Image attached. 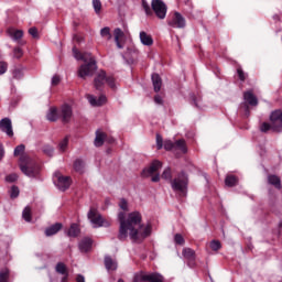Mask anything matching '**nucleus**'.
<instances>
[{
    "instance_id": "nucleus-13",
    "label": "nucleus",
    "mask_w": 282,
    "mask_h": 282,
    "mask_svg": "<svg viewBox=\"0 0 282 282\" xmlns=\"http://www.w3.org/2000/svg\"><path fill=\"white\" fill-rule=\"evenodd\" d=\"M86 98L91 107H102L107 102L105 95L99 96L98 99L94 95H87Z\"/></svg>"
},
{
    "instance_id": "nucleus-10",
    "label": "nucleus",
    "mask_w": 282,
    "mask_h": 282,
    "mask_svg": "<svg viewBox=\"0 0 282 282\" xmlns=\"http://www.w3.org/2000/svg\"><path fill=\"white\" fill-rule=\"evenodd\" d=\"M270 122L272 124V131L281 133L282 131V111L274 110L270 115Z\"/></svg>"
},
{
    "instance_id": "nucleus-33",
    "label": "nucleus",
    "mask_w": 282,
    "mask_h": 282,
    "mask_svg": "<svg viewBox=\"0 0 282 282\" xmlns=\"http://www.w3.org/2000/svg\"><path fill=\"white\" fill-rule=\"evenodd\" d=\"M161 177H162V180H166L167 182H173V180H172L173 174L171 172V167H165Z\"/></svg>"
},
{
    "instance_id": "nucleus-51",
    "label": "nucleus",
    "mask_w": 282,
    "mask_h": 282,
    "mask_svg": "<svg viewBox=\"0 0 282 282\" xmlns=\"http://www.w3.org/2000/svg\"><path fill=\"white\" fill-rule=\"evenodd\" d=\"M142 8L145 10V14H151V7L147 0H142Z\"/></svg>"
},
{
    "instance_id": "nucleus-12",
    "label": "nucleus",
    "mask_w": 282,
    "mask_h": 282,
    "mask_svg": "<svg viewBox=\"0 0 282 282\" xmlns=\"http://www.w3.org/2000/svg\"><path fill=\"white\" fill-rule=\"evenodd\" d=\"M0 130L2 133L8 134L9 138H12V135H14V131L12 130V120H10V118H3L0 121Z\"/></svg>"
},
{
    "instance_id": "nucleus-46",
    "label": "nucleus",
    "mask_w": 282,
    "mask_h": 282,
    "mask_svg": "<svg viewBox=\"0 0 282 282\" xmlns=\"http://www.w3.org/2000/svg\"><path fill=\"white\" fill-rule=\"evenodd\" d=\"M164 147V140L162 139V135L156 134V148L160 151Z\"/></svg>"
},
{
    "instance_id": "nucleus-43",
    "label": "nucleus",
    "mask_w": 282,
    "mask_h": 282,
    "mask_svg": "<svg viewBox=\"0 0 282 282\" xmlns=\"http://www.w3.org/2000/svg\"><path fill=\"white\" fill-rule=\"evenodd\" d=\"M10 197L12 199H17V197H19V187L17 186L11 187Z\"/></svg>"
},
{
    "instance_id": "nucleus-58",
    "label": "nucleus",
    "mask_w": 282,
    "mask_h": 282,
    "mask_svg": "<svg viewBox=\"0 0 282 282\" xmlns=\"http://www.w3.org/2000/svg\"><path fill=\"white\" fill-rule=\"evenodd\" d=\"M69 278V273H66L62 278V282H67V279Z\"/></svg>"
},
{
    "instance_id": "nucleus-39",
    "label": "nucleus",
    "mask_w": 282,
    "mask_h": 282,
    "mask_svg": "<svg viewBox=\"0 0 282 282\" xmlns=\"http://www.w3.org/2000/svg\"><path fill=\"white\" fill-rule=\"evenodd\" d=\"M260 131L262 133H268V131H272V122L271 123H268V122L261 123Z\"/></svg>"
},
{
    "instance_id": "nucleus-59",
    "label": "nucleus",
    "mask_w": 282,
    "mask_h": 282,
    "mask_svg": "<svg viewBox=\"0 0 282 282\" xmlns=\"http://www.w3.org/2000/svg\"><path fill=\"white\" fill-rule=\"evenodd\" d=\"M2 158H3V148L0 147V160H2Z\"/></svg>"
},
{
    "instance_id": "nucleus-21",
    "label": "nucleus",
    "mask_w": 282,
    "mask_h": 282,
    "mask_svg": "<svg viewBox=\"0 0 282 282\" xmlns=\"http://www.w3.org/2000/svg\"><path fill=\"white\" fill-rule=\"evenodd\" d=\"M105 140H107V134H105L100 130H97L94 142L95 147H102V144H105Z\"/></svg>"
},
{
    "instance_id": "nucleus-42",
    "label": "nucleus",
    "mask_w": 282,
    "mask_h": 282,
    "mask_svg": "<svg viewBox=\"0 0 282 282\" xmlns=\"http://www.w3.org/2000/svg\"><path fill=\"white\" fill-rule=\"evenodd\" d=\"M164 149L165 151H173L175 150V143L171 140H167L164 142Z\"/></svg>"
},
{
    "instance_id": "nucleus-28",
    "label": "nucleus",
    "mask_w": 282,
    "mask_h": 282,
    "mask_svg": "<svg viewBox=\"0 0 282 282\" xmlns=\"http://www.w3.org/2000/svg\"><path fill=\"white\" fill-rule=\"evenodd\" d=\"M142 281L162 282V276L155 274H144L142 275Z\"/></svg>"
},
{
    "instance_id": "nucleus-49",
    "label": "nucleus",
    "mask_w": 282,
    "mask_h": 282,
    "mask_svg": "<svg viewBox=\"0 0 282 282\" xmlns=\"http://www.w3.org/2000/svg\"><path fill=\"white\" fill-rule=\"evenodd\" d=\"M6 72H8V63L0 62V76L6 74Z\"/></svg>"
},
{
    "instance_id": "nucleus-16",
    "label": "nucleus",
    "mask_w": 282,
    "mask_h": 282,
    "mask_svg": "<svg viewBox=\"0 0 282 282\" xmlns=\"http://www.w3.org/2000/svg\"><path fill=\"white\" fill-rule=\"evenodd\" d=\"M62 229H63V224L56 223L45 229V236L54 237V235H57Z\"/></svg>"
},
{
    "instance_id": "nucleus-34",
    "label": "nucleus",
    "mask_w": 282,
    "mask_h": 282,
    "mask_svg": "<svg viewBox=\"0 0 282 282\" xmlns=\"http://www.w3.org/2000/svg\"><path fill=\"white\" fill-rule=\"evenodd\" d=\"M100 36H102V39H107V41H111V29L108 26L101 29Z\"/></svg>"
},
{
    "instance_id": "nucleus-55",
    "label": "nucleus",
    "mask_w": 282,
    "mask_h": 282,
    "mask_svg": "<svg viewBox=\"0 0 282 282\" xmlns=\"http://www.w3.org/2000/svg\"><path fill=\"white\" fill-rule=\"evenodd\" d=\"M237 74H238L240 80H242V82L246 80V73H243V69L238 68Z\"/></svg>"
},
{
    "instance_id": "nucleus-50",
    "label": "nucleus",
    "mask_w": 282,
    "mask_h": 282,
    "mask_svg": "<svg viewBox=\"0 0 282 282\" xmlns=\"http://www.w3.org/2000/svg\"><path fill=\"white\" fill-rule=\"evenodd\" d=\"M23 151H25V145L20 144L14 149V155H21V153H23Z\"/></svg>"
},
{
    "instance_id": "nucleus-11",
    "label": "nucleus",
    "mask_w": 282,
    "mask_h": 282,
    "mask_svg": "<svg viewBox=\"0 0 282 282\" xmlns=\"http://www.w3.org/2000/svg\"><path fill=\"white\" fill-rule=\"evenodd\" d=\"M167 25L177 29L186 28V19H184L180 12H174L167 21Z\"/></svg>"
},
{
    "instance_id": "nucleus-19",
    "label": "nucleus",
    "mask_w": 282,
    "mask_h": 282,
    "mask_svg": "<svg viewBox=\"0 0 282 282\" xmlns=\"http://www.w3.org/2000/svg\"><path fill=\"white\" fill-rule=\"evenodd\" d=\"M139 36L142 45H145L148 47H151V45H153V37L149 35L147 32L141 31Z\"/></svg>"
},
{
    "instance_id": "nucleus-36",
    "label": "nucleus",
    "mask_w": 282,
    "mask_h": 282,
    "mask_svg": "<svg viewBox=\"0 0 282 282\" xmlns=\"http://www.w3.org/2000/svg\"><path fill=\"white\" fill-rule=\"evenodd\" d=\"M10 278V270L2 269L0 271V282H8V279Z\"/></svg>"
},
{
    "instance_id": "nucleus-44",
    "label": "nucleus",
    "mask_w": 282,
    "mask_h": 282,
    "mask_svg": "<svg viewBox=\"0 0 282 282\" xmlns=\"http://www.w3.org/2000/svg\"><path fill=\"white\" fill-rule=\"evenodd\" d=\"M119 208H121V210H129V203H127V199L124 198L120 199Z\"/></svg>"
},
{
    "instance_id": "nucleus-25",
    "label": "nucleus",
    "mask_w": 282,
    "mask_h": 282,
    "mask_svg": "<svg viewBox=\"0 0 282 282\" xmlns=\"http://www.w3.org/2000/svg\"><path fill=\"white\" fill-rule=\"evenodd\" d=\"M113 34H115V42L117 44V47H119V50H122V45L120 44V39L124 36V32H122L119 28H117L115 29Z\"/></svg>"
},
{
    "instance_id": "nucleus-54",
    "label": "nucleus",
    "mask_w": 282,
    "mask_h": 282,
    "mask_svg": "<svg viewBox=\"0 0 282 282\" xmlns=\"http://www.w3.org/2000/svg\"><path fill=\"white\" fill-rule=\"evenodd\" d=\"M19 180V176L17 174H11L6 177L7 182H17Z\"/></svg>"
},
{
    "instance_id": "nucleus-4",
    "label": "nucleus",
    "mask_w": 282,
    "mask_h": 282,
    "mask_svg": "<svg viewBox=\"0 0 282 282\" xmlns=\"http://www.w3.org/2000/svg\"><path fill=\"white\" fill-rule=\"evenodd\" d=\"M20 169L28 177H36L40 171L39 165L32 163V160L25 155L20 158Z\"/></svg>"
},
{
    "instance_id": "nucleus-32",
    "label": "nucleus",
    "mask_w": 282,
    "mask_h": 282,
    "mask_svg": "<svg viewBox=\"0 0 282 282\" xmlns=\"http://www.w3.org/2000/svg\"><path fill=\"white\" fill-rule=\"evenodd\" d=\"M183 257H185V259H189V260L194 261L195 260V251L191 248H184Z\"/></svg>"
},
{
    "instance_id": "nucleus-15",
    "label": "nucleus",
    "mask_w": 282,
    "mask_h": 282,
    "mask_svg": "<svg viewBox=\"0 0 282 282\" xmlns=\"http://www.w3.org/2000/svg\"><path fill=\"white\" fill-rule=\"evenodd\" d=\"M8 36L19 43L23 39V30H17L14 28H10L7 30Z\"/></svg>"
},
{
    "instance_id": "nucleus-40",
    "label": "nucleus",
    "mask_w": 282,
    "mask_h": 282,
    "mask_svg": "<svg viewBox=\"0 0 282 282\" xmlns=\"http://www.w3.org/2000/svg\"><path fill=\"white\" fill-rule=\"evenodd\" d=\"M67 144H69V139L64 138L58 144L59 151L65 152V150L67 149Z\"/></svg>"
},
{
    "instance_id": "nucleus-24",
    "label": "nucleus",
    "mask_w": 282,
    "mask_h": 282,
    "mask_svg": "<svg viewBox=\"0 0 282 282\" xmlns=\"http://www.w3.org/2000/svg\"><path fill=\"white\" fill-rule=\"evenodd\" d=\"M174 150L181 151V153H187L188 149L186 148V141H184L183 139L176 141L174 143Z\"/></svg>"
},
{
    "instance_id": "nucleus-17",
    "label": "nucleus",
    "mask_w": 282,
    "mask_h": 282,
    "mask_svg": "<svg viewBox=\"0 0 282 282\" xmlns=\"http://www.w3.org/2000/svg\"><path fill=\"white\" fill-rule=\"evenodd\" d=\"M243 98L246 102H248V105H250L251 107H257L259 105V100L257 99V96H254V94H252L251 90L246 91L243 94Z\"/></svg>"
},
{
    "instance_id": "nucleus-45",
    "label": "nucleus",
    "mask_w": 282,
    "mask_h": 282,
    "mask_svg": "<svg viewBox=\"0 0 282 282\" xmlns=\"http://www.w3.org/2000/svg\"><path fill=\"white\" fill-rule=\"evenodd\" d=\"M174 241L175 243H177L178 246H184V237H182V235L176 234L174 236Z\"/></svg>"
},
{
    "instance_id": "nucleus-8",
    "label": "nucleus",
    "mask_w": 282,
    "mask_h": 282,
    "mask_svg": "<svg viewBox=\"0 0 282 282\" xmlns=\"http://www.w3.org/2000/svg\"><path fill=\"white\" fill-rule=\"evenodd\" d=\"M53 180L59 191H67L72 186V177L63 176L61 172H55Z\"/></svg>"
},
{
    "instance_id": "nucleus-29",
    "label": "nucleus",
    "mask_w": 282,
    "mask_h": 282,
    "mask_svg": "<svg viewBox=\"0 0 282 282\" xmlns=\"http://www.w3.org/2000/svg\"><path fill=\"white\" fill-rule=\"evenodd\" d=\"M55 271L57 272V274H69V272H67V265H65V263L63 262H58L55 267Z\"/></svg>"
},
{
    "instance_id": "nucleus-38",
    "label": "nucleus",
    "mask_w": 282,
    "mask_h": 282,
    "mask_svg": "<svg viewBox=\"0 0 282 282\" xmlns=\"http://www.w3.org/2000/svg\"><path fill=\"white\" fill-rule=\"evenodd\" d=\"M93 7L96 14H100V10H102V2H100V0H93Z\"/></svg>"
},
{
    "instance_id": "nucleus-52",
    "label": "nucleus",
    "mask_w": 282,
    "mask_h": 282,
    "mask_svg": "<svg viewBox=\"0 0 282 282\" xmlns=\"http://www.w3.org/2000/svg\"><path fill=\"white\" fill-rule=\"evenodd\" d=\"M29 34H31L33 39H39V30H36V28L29 29Z\"/></svg>"
},
{
    "instance_id": "nucleus-7",
    "label": "nucleus",
    "mask_w": 282,
    "mask_h": 282,
    "mask_svg": "<svg viewBox=\"0 0 282 282\" xmlns=\"http://www.w3.org/2000/svg\"><path fill=\"white\" fill-rule=\"evenodd\" d=\"M105 83H107L111 89H116V79H113V77H107V73L101 70L95 78V88L101 89Z\"/></svg>"
},
{
    "instance_id": "nucleus-57",
    "label": "nucleus",
    "mask_w": 282,
    "mask_h": 282,
    "mask_svg": "<svg viewBox=\"0 0 282 282\" xmlns=\"http://www.w3.org/2000/svg\"><path fill=\"white\" fill-rule=\"evenodd\" d=\"M76 282H85V275L78 274V275L76 276Z\"/></svg>"
},
{
    "instance_id": "nucleus-41",
    "label": "nucleus",
    "mask_w": 282,
    "mask_h": 282,
    "mask_svg": "<svg viewBox=\"0 0 282 282\" xmlns=\"http://www.w3.org/2000/svg\"><path fill=\"white\" fill-rule=\"evenodd\" d=\"M23 57V50L21 47L13 48V58H22Z\"/></svg>"
},
{
    "instance_id": "nucleus-37",
    "label": "nucleus",
    "mask_w": 282,
    "mask_h": 282,
    "mask_svg": "<svg viewBox=\"0 0 282 282\" xmlns=\"http://www.w3.org/2000/svg\"><path fill=\"white\" fill-rule=\"evenodd\" d=\"M209 247L214 252H217L218 250H221V242H219V240H212Z\"/></svg>"
},
{
    "instance_id": "nucleus-2",
    "label": "nucleus",
    "mask_w": 282,
    "mask_h": 282,
    "mask_svg": "<svg viewBox=\"0 0 282 282\" xmlns=\"http://www.w3.org/2000/svg\"><path fill=\"white\" fill-rule=\"evenodd\" d=\"M73 55L76 61H84V63L79 66L77 74L79 78H87V76H94V73L96 69H98V66L96 65V58L91 56V53H79L76 47L73 48Z\"/></svg>"
},
{
    "instance_id": "nucleus-48",
    "label": "nucleus",
    "mask_w": 282,
    "mask_h": 282,
    "mask_svg": "<svg viewBox=\"0 0 282 282\" xmlns=\"http://www.w3.org/2000/svg\"><path fill=\"white\" fill-rule=\"evenodd\" d=\"M13 78H15L17 80H21V78H23V70L21 69L13 70Z\"/></svg>"
},
{
    "instance_id": "nucleus-31",
    "label": "nucleus",
    "mask_w": 282,
    "mask_h": 282,
    "mask_svg": "<svg viewBox=\"0 0 282 282\" xmlns=\"http://www.w3.org/2000/svg\"><path fill=\"white\" fill-rule=\"evenodd\" d=\"M74 169H75L76 173H84L85 163L83 162V160L77 159L74 162Z\"/></svg>"
},
{
    "instance_id": "nucleus-3",
    "label": "nucleus",
    "mask_w": 282,
    "mask_h": 282,
    "mask_svg": "<svg viewBox=\"0 0 282 282\" xmlns=\"http://www.w3.org/2000/svg\"><path fill=\"white\" fill-rule=\"evenodd\" d=\"M171 187L175 193H182L183 195H186V191H188V175H186L184 172H181L171 181Z\"/></svg>"
},
{
    "instance_id": "nucleus-53",
    "label": "nucleus",
    "mask_w": 282,
    "mask_h": 282,
    "mask_svg": "<svg viewBox=\"0 0 282 282\" xmlns=\"http://www.w3.org/2000/svg\"><path fill=\"white\" fill-rule=\"evenodd\" d=\"M51 83H52L53 87H56V85H58L61 83V77L58 75H54L52 77V82Z\"/></svg>"
},
{
    "instance_id": "nucleus-23",
    "label": "nucleus",
    "mask_w": 282,
    "mask_h": 282,
    "mask_svg": "<svg viewBox=\"0 0 282 282\" xmlns=\"http://www.w3.org/2000/svg\"><path fill=\"white\" fill-rule=\"evenodd\" d=\"M152 85L154 87V91H160L162 89V78L159 74H152Z\"/></svg>"
},
{
    "instance_id": "nucleus-30",
    "label": "nucleus",
    "mask_w": 282,
    "mask_h": 282,
    "mask_svg": "<svg viewBox=\"0 0 282 282\" xmlns=\"http://www.w3.org/2000/svg\"><path fill=\"white\" fill-rule=\"evenodd\" d=\"M68 237H76L77 235H80V228H78V225L73 224L70 225V228L67 232Z\"/></svg>"
},
{
    "instance_id": "nucleus-1",
    "label": "nucleus",
    "mask_w": 282,
    "mask_h": 282,
    "mask_svg": "<svg viewBox=\"0 0 282 282\" xmlns=\"http://www.w3.org/2000/svg\"><path fill=\"white\" fill-rule=\"evenodd\" d=\"M118 219L120 223L118 239L120 241H126L129 237L131 241L140 243L151 235V225L142 224V215L139 212L130 213L127 219L124 213L120 212Z\"/></svg>"
},
{
    "instance_id": "nucleus-20",
    "label": "nucleus",
    "mask_w": 282,
    "mask_h": 282,
    "mask_svg": "<svg viewBox=\"0 0 282 282\" xmlns=\"http://www.w3.org/2000/svg\"><path fill=\"white\" fill-rule=\"evenodd\" d=\"M93 243L94 242L91 241V238H84L79 242V250H80V252H89V250H91Z\"/></svg>"
},
{
    "instance_id": "nucleus-47",
    "label": "nucleus",
    "mask_w": 282,
    "mask_h": 282,
    "mask_svg": "<svg viewBox=\"0 0 282 282\" xmlns=\"http://www.w3.org/2000/svg\"><path fill=\"white\" fill-rule=\"evenodd\" d=\"M43 151L50 158H52L54 155V148H52L50 145L44 147Z\"/></svg>"
},
{
    "instance_id": "nucleus-6",
    "label": "nucleus",
    "mask_w": 282,
    "mask_h": 282,
    "mask_svg": "<svg viewBox=\"0 0 282 282\" xmlns=\"http://www.w3.org/2000/svg\"><path fill=\"white\" fill-rule=\"evenodd\" d=\"M159 169H162V162L153 161L149 167H145L141 175L142 177H152V182L160 181V174L158 173Z\"/></svg>"
},
{
    "instance_id": "nucleus-9",
    "label": "nucleus",
    "mask_w": 282,
    "mask_h": 282,
    "mask_svg": "<svg viewBox=\"0 0 282 282\" xmlns=\"http://www.w3.org/2000/svg\"><path fill=\"white\" fill-rule=\"evenodd\" d=\"M151 6H152V10L155 13V15L158 17V19H166L167 8H166V3H164V1L152 0Z\"/></svg>"
},
{
    "instance_id": "nucleus-27",
    "label": "nucleus",
    "mask_w": 282,
    "mask_h": 282,
    "mask_svg": "<svg viewBox=\"0 0 282 282\" xmlns=\"http://www.w3.org/2000/svg\"><path fill=\"white\" fill-rule=\"evenodd\" d=\"M238 182H239V178H237V176L235 175H227L225 178V184L226 186H229V187L237 186Z\"/></svg>"
},
{
    "instance_id": "nucleus-22",
    "label": "nucleus",
    "mask_w": 282,
    "mask_h": 282,
    "mask_svg": "<svg viewBox=\"0 0 282 282\" xmlns=\"http://www.w3.org/2000/svg\"><path fill=\"white\" fill-rule=\"evenodd\" d=\"M105 265L108 271L118 270V262H116V260H112V258L109 256L105 258Z\"/></svg>"
},
{
    "instance_id": "nucleus-35",
    "label": "nucleus",
    "mask_w": 282,
    "mask_h": 282,
    "mask_svg": "<svg viewBox=\"0 0 282 282\" xmlns=\"http://www.w3.org/2000/svg\"><path fill=\"white\" fill-rule=\"evenodd\" d=\"M22 217L26 221H32V209L30 207H25L22 212Z\"/></svg>"
},
{
    "instance_id": "nucleus-14",
    "label": "nucleus",
    "mask_w": 282,
    "mask_h": 282,
    "mask_svg": "<svg viewBox=\"0 0 282 282\" xmlns=\"http://www.w3.org/2000/svg\"><path fill=\"white\" fill-rule=\"evenodd\" d=\"M59 116L62 118V122H69L73 116L72 106L67 104L63 105L61 107Z\"/></svg>"
},
{
    "instance_id": "nucleus-18",
    "label": "nucleus",
    "mask_w": 282,
    "mask_h": 282,
    "mask_svg": "<svg viewBox=\"0 0 282 282\" xmlns=\"http://www.w3.org/2000/svg\"><path fill=\"white\" fill-rule=\"evenodd\" d=\"M61 118V115H58V109L56 107H51L46 113V119L48 122H56Z\"/></svg>"
},
{
    "instance_id": "nucleus-56",
    "label": "nucleus",
    "mask_w": 282,
    "mask_h": 282,
    "mask_svg": "<svg viewBox=\"0 0 282 282\" xmlns=\"http://www.w3.org/2000/svg\"><path fill=\"white\" fill-rule=\"evenodd\" d=\"M154 102H155L156 105H162V97H161L160 95H156V96L154 97Z\"/></svg>"
},
{
    "instance_id": "nucleus-26",
    "label": "nucleus",
    "mask_w": 282,
    "mask_h": 282,
    "mask_svg": "<svg viewBox=\"0 0 282 282\" xmlns=\"http://www.w3.org/2000/svg\"><path fill=\"white\" fill-rule=\"evenodd\" d=\"M268 182H269V184H271L275 188H279V189L281 188V178H279V176H276V175H269Z\"/></svg>"
},
{
    "instance_id": "nucleus-5",
    "label": "nucleus",
    "mask_w": 282,
    "mask_h": 282,
    "mask_svg": "<svg viewBox=\"0 0 282 282\" xmlns=\"http://www.w3.org/2000/svg\"><path fill=\"white\" fill-rule=\"evenodd\" d=\"M87 217L95 228H109L111 226V223L105 218H102V215L96 210V208H90Z\"/></svg>"
}]
</instances>
